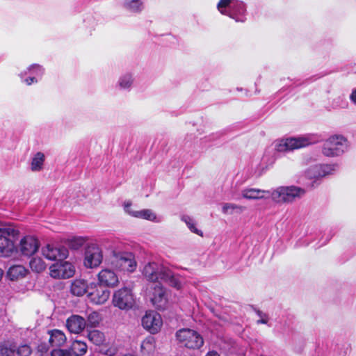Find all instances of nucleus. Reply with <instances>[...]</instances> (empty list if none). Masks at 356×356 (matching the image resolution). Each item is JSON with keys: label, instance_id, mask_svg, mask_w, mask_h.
Masks as SVG:
<instances>
[{"label": "nucleus", "instance_id": "8", "mask_svg": "<svg viewBox=\"0 0 356 356\" xmlns=\"http://www.w3.org/2000/svg\"><path fill=\"white\" fill-rule=\"evenodd\" d=\"M305 194V190L298 186H280L271 191V198L277 202H292Z\"/></svg>", "mask_w": 356, "mask_h": 356}, {"label": "nucleus", "instance_id": "47", "mask_svg": "<svg viewBox=\"0 0 356 356\" xmlns=\"http://www.w3.org/2000/svg\"><path fill=\"white\" fill-rule=\"evenodd\" d=\"M236 209H238L240 210H242L243 207H238V206H236L235 207Z\"/></svg>", "mask_w": 356, "mask_h": 356}, {"label": "nucleus", "instance_id": "9", "mask_svg": "<svg viewBox=\"0 0 356 356\" xmlns=\"http://www.w3.org/2000/svg\"><path fill=\"white\" fill-rule=\"evenodd\" d=\"M104 253L102 248L97 243L88 244L84 250L83 266L86 268H97L102 263Z\"/></svg>", "mask_w": 356, "mask_h": 356}, {"label": "nucleus", "instance_id": "41", "mask_svg": "<svg viewBox=\"0 0 356 356\" xmlns=\"http://www.w3.org/2000/svg\"><path fill=\"white\" fill-rule=\"evenodd\" d=\"M49 348V345L45 343H41L38 346V352H40L42 354L47 353L48 351Z\"/></svg>", "mask_w": 356, "mask_h": 356}, {"label": "nucleus", "instance_id": "33", "mask_svg": "<svg viewBox=\"0 0 356 356\" xmlns=\"http://www.w3.org/2000/svg\"><path fill=\"white\" fill-rule=\"evenodd\" d=\"M88 339L97 346L102 345L104 341V335L99 330H94L89 332L88 334Z\"/></svg>", "mask_w": 356, "mask_h": 356}, {"label": "nucleus", "instance_id": "22", "mask_svg": "<svg viewBox=\"0 0 356 356\" xmlns=\"http://www.w3.org/2000/svg\"><path fill=\"white\" fill-rule=\"evenodd\" d=\"M90 287V283L82 279L74 280L70 286L71 293L76 296H83L86 293H88Z\"/></svg>", "mask_w": 356, "mask_h": 356}, {"label": "nucleus", "instance_id": "26", "mask_svg": "<svg viewBox=\"0 0 356 356\" xmlns=\"http://www.w3.org/2000/svg\"><path fill=\"white\" fill-rule=\"evenodd\" d=\"M27 270L22 265H15L9 268L7 276L11 280H17L25 277Z\"/></svg>", "mask_w": 356, "mask_h": 356}, {"label": "nucleus", "instance_id": "2", "mask_svg": "<svg viewBox=\"0 0 356 356\" xmlns=\"http://www.w3.org/2000/svg\"><path fill=\"white\" fill-rule=\"evenodd\" d=\"M316 134H305L298 137H290L277 140L274 143V149L278 152H285L305 147L319 141Z\"/></svg>", "mask_w": 356, "mask_h": 356}, {"label": "nucleus", "instance_id": "11", "mask_svg": "<svg viewBox=\"0 0 356 356\" xmlns=\"http://www.w3.org/2000/svg\"><path fill=\"white\" fill-rule=\"evenodd\" d=\"M147 295L149 296L152 304L158 309H165L168 305V300L165 289L162 284L148 286L147 289Z\"/></svg>", "mask_w": 356, "mask_h": 356}, {"label": "nucleus", "instance_id": "43", "mask_svg": "<svg viewBox=\"0 0 356 356\" xmlns=\"http://www.w3.org/2000/svg\"><path fill=\"white\" fill-rule=\"evenodd\" d=\"M218 10L220 13H222V0H219L217 5Z\"/></svg>", "mask_w": 356, "mask_h": 356}, {"label": "nucleus", "instance_id": "42", "mask_svg": "<svg viewBox=\"0 0 356 356\" xmlns=\"http://www.w3.org/2000/svg\"><path fill=\"white\" fill-rule=\"evenodd\" d=\"M350 101L354 104L356 105V88H353L349 95Z\"/></svg>", "mask_w": 356, "mask_h": 356}, {"label": "nucleus", "instance_id": "16", "mask_svg": "<svg viewBox=\"0 0 356 356\" xmlns=\"http://www.w3.org/2000/svg\"><path fill=\"white\" fill-rule=\"evenodd\" d=\"M163 321L159 314L149 311L142 318L143 327L152 334L159 332L162 327Z\"/></svg>", "mask_w": 356, "mask_h": 356}, {"label": "nucleus", "instance_id": "15", "mask_svg": "<svg viewBox=\"0 0 356 356\" xmlns=\"http://www.w3.org/2000/svg\"><path fill=\"white\" fill-rule=\"evenodd\" d=\"M41 252L46 259L56 262L65 260L69 254L66 248L55 244H47L42 248Z\"/></svg>", "mask_w": 356, "mask_h": 356}, {"label": "nucleus", "instance_id": "39", "mask_svg": "<svg viewBox=\"0 0 356 356\" xmlns=\"http://www.w3.org/2000/svg\"><path fill=\"white\" fill-rule=\"evenodd\" d=\"M255 312L259 317V319L257 321V324L267 325L268 323L270 320L268 314L259 309H257Z\"/></svg>", "mask_w": 356, "mask_h": 356}, {"label": "nucleus", "instance_id": "18", "mask_svg": "<svg viewBox=\"0 0 356 356\" xmlns=\"http://www.w3.org/2000/svg\"><path fill=\"white\" fill-rule=\"evenodd\" d=\"M115 269L105 268L102 269L97 274V280L99 284L104 286L114 288L117 286L119 283V277Z\"/></svg>", "mask_w": 356, "mask_h": 356}, {"label": "nucleus", "instance_id": "5", "mask_svg": "<svg viewBox=\"0 0 356 356\" xmlns=\"http://www.w3.org/2000/svg\"><path fill=\"white\" fill-rule=\"evenodd\" d=\"M175 337L179 346L189 350L200 349L204 345L202 336L192 329H179L176 332Z\"/></svg>", "mask_w": 356, "mask_h": 356}, {"label": "nucleus", "instance_id": "12", "mask_svg": "<svg viewBox=\"0 0 356 356\" xmlns=\"http://www.w3.org/2000/svg\"><path fill=\"white\" fill-rule=\"evenodd\" d=\"M51 277L56 279H67L74 276V266L67 261H59L49 267Z\"/></svg>", "mask_w": 356, "mask_h": 356}, {"label": "nucleus", "instance_id": "32", "mask_svg": "<svg viewBox=\"0 0 356 356\" xmlns=\"http://www.w3.org/2000/svg\"><path fill=\"white\" fill-rule=\"evenodd\" d=\"M155 349V340L153 337H147L141 343L140 351L143 354H149Z\"/></svg>", "mask_w": 356, "mask_h": 356}, {"label": "nucleus", "instance_id": "37", "mask_svg": "<svg viewBox=\"0 0 356 356\" xmlns=\"http://www.w3.org/2000/svg\"><path fill=\"white\" fill-rule=\"evenodd\" d=\"M101 321V316L97 312H92L88 315L86 325L90 327H96Z\"/></svg>", "mask_w": 356, "mask_h": 356}, {"label": "nucleus", "instance_id": "40", "mask_svg": "<svg viewBox=\"0 0 356 356\" xmlns=\"http://www.w3.org/2000/svg\"><path fill=\"white\" fill-rule=\"evenodd\" d=\"M51 356H72V353L70 350L56 348L51 351Z\"/></svg>", "mask_w": 356, "mask_h": 356}, {"label": "nucleus", "instance_id": "35", "mask_svg": "<svg viewBox=\"0 0 356 356\" xmlns=\"http://www.w3.org/2000/svg\"><path fill=\"white\" fill-rule=\"evenodd\" d=\"M15 344L4 343L0 345V356H15Z\"/></svg>", "mask_w": 356, "mask_h": 356}, {"label": "nucleus", "instance_id": "45", "mask_svg": "<svg viewBox=\"0 0 356 356\" xmlns=\"http://www.w3.org/2000/svg\"><path fill=\"white\" fill-rule=\"evenodd\" d=\"M230 208H234V206H232V205L231 206V205H229L227 204H224V207H223L224 210L227 211V210H228Z\"/></svg>", "mask_w": 356, "mask_h": 356}, {"label": "nucleus", "instance_id": "38", "mask_svg": "<svg viewBox=\"0 0 356 356\" xmlns=\"http://www.w3.org/2000/svg\"><path fill=\"white\" fill-rule=\"evenodd\" d=\"M123 207L124 212L129 215L131 217L136 218L137 217L138 211L139 210L134 209L132 207L131 202L130 201L124 202L123 204Z\"/></svg>", "mask_w": 356, "mask_h": 356}, {"label": "nucleus", "instance_id": "14", "mask_svg": "<svg viewBox=\"0 0 356 356\" xmlns=\"http://www.w3.org/2000/svg\"><path fill=\"white\" fill-rule=\"evenodd\" d=\"M111 291L99 283L91 282L88 298L95 305H103L109 299Z\"/></svg>", "mask_w": 356, "mask_h": 356}, {"label": "nucleus", "instance_id": "21", "mask_svg": "<svg viewBox=\"0 0 356 356\" xmlns=\"http://www.w3.org/2000/svg\"><path fill=\"white\" fill-rule=\"evenodd\" d=\"M68 330L74 334L81 333L86 326V321L79 315H72L66 321Z\"/></svg>", "mask_w": 356, "mask_h": 356}, {"label": "nucleus", "instance_id": "1", "mask_svg": "<svg viewBox=\"0 0 356 356\" xmlns=\"http://www.w3.org/2000/svg\"><path fill=\"white\" fill-rule=\"evenodd\" d=\"M142 273L149 282L148 286L165 282L178 290L183 286V277L174 274L168 267L157 262L152 261L145 264Z\"/></svg>", "mask_w": 356, "mask_h": 356}, {"label": "nucleus", "instance_id": "19", "mask_svg": "<svg viewBox=\"0 0 356 356\" xmlns=\"http://www.w3.org/2000/svg\"><path fill=\"white\" fill-rule=\"evenodd\" d=\"M39 248L38 240L30 235L22 237L17 246L19 251L25 256H31Z\"/></svg>", "mask_w": 356, "mask_h": 356}, {"label": "nucleus", "instance_id": "29", "mask_svg": "<svg viewBox=\"0 0 356 356\" xmlns=\"http://www.w3.org/2000/svg\"><path fill=\"white\" fill-rule=\"evenodd\" d=\"M29 266L31 269L35 273H41L47 268L45 261L40 257H33L30 262Z\"/></svg>", "mask_w": 356, "mask_h": 356}, {"label": "nucleus", "instance_id": "6", "mask_svg": "<svg viewBox=\"0 0 356 356\" xmlns=\"http://www.w3.org/2000/svg\"><path fill=\"white\" fill-rule=\"evenodd\" d=\"M338 168L337 163L316 164L306 169L304 175L305 178L312 181L311 186L313 188L319 184L320 179L334 174Z\"/></svg>", "mask_w": 356, "mask_h": 356}, {"label": "nucleus", "instance_id": "28", "mask_svg": "<svg viewBox=\"0 0 356 356\" xmlns=\"http://www.w3.org/2000/svg\"><path fill=\"white\" fill-rule=\"evenodd\" d=\"M88 350L86 343L81 341H74L71 345L70 351L72 356H83Z\"/></svg>", "mask_w": 356, "mask_h": 356}, {"label": "nucleus", "instance_id": "20", "mask_svg": "<svg viewBox=\"0 0 356 356\" xmlns=\"http://www.w3.org/2000/svg\"><path fill=\"white\" fill-rule=\"evenodd\" d=\"M241 194L242 197L250 200L271 197V191L261 190L255 188H245L241 190Z\"/></svg>", "mask_w": 356, "mask_h": 356}, {"label": "nucleus", "instance_id": "48", "mask_svg": "<svg viewBox=\"0 0 356 356\" xmlns=\"http://www.w3.org/2000/svg\"><path fill=\"white\" fill-rule=\"evenodd\" d=\"M215 315H216V316H218V318H220V315H218V314H215Z\"/></svg>", "mask_w": 356, "mask_h": 356}, {"label": "nucleus", "instance_id": "23", "mask_svg": "<svg viewBox=\"0 0 356 356\" xmlns=\"http://www.w3.org/2000/svg\"><path fill=\"white\" fill-rule=\"evenodd\" d=\"M134 80V76L132 73H124L118 78L116 87L120 90L130 91L133 88Z\"/></svg>", "mask_w": 356, "mask_h": 356}, {"label": "nucleus", "instance_id": "34", "mask_svg": "<svg viewBox=\"0 0 356 356\" xmlns=\"http://www.w3.org/2000/svg\"><path fill=\"white\" fill-rule=\"evenodd\" d=\"M181 220L184 222L188 228L193 233L202 236V232L196 227L195 220L188 216H184L181 217Z\"/></svg>", "mask_w": 356, "mask_h": 356}, {"label": "nucleus", "instance_id": "10", "mask_svg": "<svg viewBox=\"0 0 356 356\" xmlns=\"http://www.w3.org/2000/svg\"><path fill=\"white\" fill-rule=\"evenodd\" d=\"M246 7L239 0H224V15H227L236 22H243L245 20Z\"/></svg>", "mask_w": 356, "mask_h": 356}, {"label": "nucleus", "instance_id": "31", "mask_svg": "<svg viewBox=\"0 0 356 356\" xmlns=\"http://www.w3.org/2000/svg\"><path fill=\"white\" fill-rule=\"evenodd\" d=\"M87 241V237L76 236L69 238L67 241V243L71 249L78 250L81 248Z\"/></svg>", "mask_w": 356, "mask_h": 356}, {"label": "nucleus", "instance_id": "49", "mask_svg": "<svg viewBox=\"0 0 356 356\" xmlns=\"http://www.w3.org/2000/svg\"><path fill=\"white\" fill-rule=\"evenodd\" d=\"M211 312H212L213 313H215V311H214V309H211Z\"/></svg>", "mask_w": 356, "mask_h": 356}, {"label": "nucleus", "instance_id": "3", "mask_svg": "<svg viewBox=\"0 0 356 356\" xmlns=\"http://www.w3.org/2000/svg\"><path fill=\"white\" fill-rule=\"evenodd\" d=\"M108 264L115 270L127 273H134L138 266L135 255L130 252L113 251Z\"/></svg>", "mask_w": 356, "mask_h": 356}, {"label": "nucleus", "instance_id": "7", "mask_svg": "<svg viewBox=\"0 0 356 356\" xmlns=\"http://www.w3.org/2000/svg\"><path fill=\"white\" fill-rule=\"evenodd\" d=\"M19 232L12 227L0 228V255L10 256L15 250V242L17 238Z\"/></svg>", "mask_w": 356, "mask_h": 356}, {"label": "nucleus", "instance_id": "4", "mask_svg": "<svg viewBox=\"0 0 356 356\" xmlns=\"http://www.w3.org/2000/svg\"><path fill=\"white\" fill-rule=\"evenodd\" d=\"M349 142L341 134H334L327 138L322 147V153L327 157L340 156L348 151Z\"/></svg>", "mask_w": 356, "mask_h": 356}, {"label": "nucleus", "instance_id": "25", "mask_svg": "<svg viewBox=\"0 0 356 356\" xmlns=\"http://www.w3.org/2000/svg\"><path fill=\"white\" fill-rule=\"evenodd\" d=\"M122 7L131 13H140L145 8L142 0H124Z\"/></svg>", "mask_w": 356, "mask_h": 356}, {"label": "nucleus", "instance_id": "46", "mask_svg": "<svg viewBox=\"0 0 356 356\" xmlns=\"http://www.w3.org/2000/svg\"><path fill=\"white\" fill-rule=\"evenodd\" d=\"M3 275V271L1 268H0V280L2 279Z\"/></svg>", "mask_w": 356, "mask_h": 356}, {"label": "nucleus", "instance_id": "27", "mask_svg": "<svg viewBox=\"0 0 356 356\" xmlns=\"http://www.w3.org/2000/svg\"><path fill=\"white\" fill-rule=\"evenodd\" d=\"M45 160L44 154L41 152H37L32 158L31 162V169L33 172H39L42 170Z\"/></svg>", "mask_w": 356, "mask_h": 356}, {"label": "nucleus", "instance_id": "17", "mask_svg": "<svg viewBox=\"0 0 356 356\" xmlns=\"http://www.w3.org/2000/svg\"><path fill=\"white\" fill-rule=\"evenodd\" d=\"M44 68L38 64H33L19 74L22 81L27 86L36 83L44 74Z\"/></svg>", "mask_w": 356, "mask_h": 356}, {"label": "nucleus", "instance_id": "24", "mask_svg": "<svg viewBox=\"0 0 356 356\" xmlns=\"http://www.w3.org/2000/svg\"><path fill=\"white\" fill-rule=\"evenodd\" d=\"M48 334L49 335V343L52 346H61L66 341L65 334L59 330H49Z\"/></svg>", "mask_w": 356, "mask_h": 356}, {"label": "nucleus", "instance_id": "13", "mask_svg": "<svg viewBox=\"0 0 356 356\" xmlns=\"http://www.w3.org/2000/svg\"><path fill=\"white\" fill-rule=\"evenodd\" d=\"M134 303L131 290L128 287H122L115 291L113 296V304L120 309H128Z\"/></svg>", "mask_w": 356, "mask_h": 356}, {"label": "nucleus", "instance_id": "30", "mask_svg": "<svg viewBox=\"0 0 356 356\" xmlns=\"http://www.w3.org/2000/svg\"><path fill=\"white\" fill-rule=\"evenodd\" d=\"M136 218L147 220L152 222H159L160 219L157 217V215L152 209H145L138 211Z\"/></svg>", "mask_w": 356, "mask_h": 356}, {"label": "nucleus", "instance_id": "36", "mask_svg": "<svg viewBox=\"0 0 356 356\" xmlns=\"http://www.w3.org/2000/svg\"><path fill=\"white\" fill-rule=\"evenodd\" d=\"M15 354L17 356H30L32 353V348L27 343L15 345Z\"/></svg>", "mask_w": 356, "mask_h": 356}, {"label": "nucleus", "instance_id": "44", "mask_svg": "<svg viewBox=\"0 0 356 356\" xmlns=\"http://www.w3.org/2000/svg\"><path fill=\"white\" fill-rule=\"evenodd\" d=\"M205 356H220L216 351L212 350L207 353Z\"/></svg>", "mask_w": 356, "mask_h": 356}]
</instances>
